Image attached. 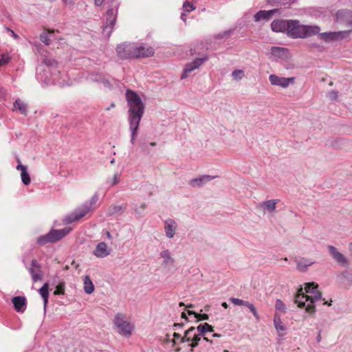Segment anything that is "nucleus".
Masks as SVG:
<instances>
[{
	"label": "nucleus",
	"mask_w": 352,
	"mask_h": 352,
	"mask_svg": "<svg viewBox=\"0 0 352 352\" xmlns=\"http://www.w3.org/2000/svg\"><path fill=\"white\" fill-rule=\"evenodd\" d=\"M273 32L285 33L292 38H305L316 35L320 31L318 25L300 24L298 20L276 19L271 23Z\"/></svg>",
	"instance_id": "nucleus-1"
},
{
	"label": "nucleus",
	"mask_w": 352,
	"mask_h": 352,
	"mask_svg": "<svg viewBox=\"0 0 352 352\" xmlns=\"http://www.w3.org/2000/svg\"><path fill=\"white\" fill-rule=\"evenodd\" d=\"M125 97L129 107L128 121L131 131L130 142L134 144L140 122L144 113L145 104L138 93L131 89H126Z\"/></svg>",
	"instance_id": "nucleus-2"
},
{
	"label": "nucleus",
	"mask_w": 352,
	"mask_h": 352,
	"mask_svg": "<svg viewBox=\"0 0 352 352\" xmlns=\"http://www.w3.org/2000/svg\"><path fill=\"white\" fill-rule=\"evenodd\" d=\"M318 285L314 282L307 283L305 288L300 286L294 297V302L299 308L305 309V311L310 314L316 312L314 303L322 300V294L317 290Z\"/></svg>",
	"instance_id": "nucleus-3"
},
{
	"label": "nucleus",
	"mask_w": 352,
	"mask_h": 352,
	"mask_svg": "<svg viewBox=\"0 0 352 352\" xmlns=\"http://www.w3.org/2000/svg\"><path fill=\"white\" fill-rule=\"evenodd\" d=\"M40 60L41 63L36 68L38 80L47 85L55 83L56 80L55 76L60 73L58 69V63L57 60L46 54H41Z\"/></svg>",
	"instance_id": "nucleus-4"
},
{
	"label": "nucleus",
	"mask_w": 352,
	"mask_h": 352,
	"mask_svg": "<svg viewBox=\"0 0 352 352\" xmlns=\"http://www.w3.org/2000/svg\"><path fill=\"white\" fill-rule=\"evenodd\" d=\"M98 195L95 193L87 201L85 202L80 207L77 208L74 212L67 214L63 219V223L69 224L78 221L87 214L98 201Z\"/></svg>",
	"instance_id": "nucleus-5"
},
{
	"label": "nucleus",
	"mask_w": 352,
	"mask_h": 352,
	"mask_svg": "<svg viewBox=\"0 0 352 352\" xmlns=\"http://www.w3.org/2000/svg\"><path fill=\"white\" fill-rule=\"evenodd\" d=\"M70 228H64L60 230L52 229L48 233L44 235L40 236L36 243L41 246L45 245L47 243H54L61 240L71 231Z\"/></svg>",
	"instance_id": "nucleus-6"
},
{
	"label": "nucleus",
	"mask_w": 352,
	"mask_h": 352,
	"mask_svg": "<svg viewBox=\"0 0 352 352\" xmlns=\"http://www.w3.org/2000/svg\"><path fill=\"white\" fill-rule=\"evenodd\" d=\"M118 6L116 7V12L113 8H109L107 11L105 23L102 25V34L106 38H109L113 32L117 19Z\"/></svg>",
	"instance_id": "nucleus-7"
},
{
	"label": "nucleus",
	"mask_w": 352,
	"mask_h": 352,
	"mask_svg": "<svg viewBox=\"0 0 352 352\" xmlns=\"http://www.w3.org/2000/svg\"><path fill=\"white\" fill-rule=\"evenodd\" d=\"M135 43L123 42L117 45L116 51L121 60L135 58Z\"/></svg>",
	"instance_id": "nucleus-8"
},
{
	"label": "nucleus",
	"mask_w": 352,
	"mask_h": 352,
	"mask_svg": "<svg viewBox=\"0 0 352 352\" xmlns=\"http://www.w3.org/2000/svg\"><path fill=\"white\" fill-rule=\"evenodd\" d=\"M124 316L122 314H117L115 317L114 323L118 329V332L124 336H129L132 333L133 326L124 320Z\"/></svg>",
	"instance_id": "nucleus-9"
},
{
	"label": "nucleus",
	"mask_w": 352,
	"mask_h": 352,
	"mask_svg": "<svg viewBox=\"0 0 352 352\" xmlns=\"http://www.w3.org/2000/svg\"><path fill=\"white\" fill-rule=\"evenodd\" d=\"M352 30H344L338 32H326L318 33L320 38L325 42L341 41L349 36Z\"/></svg>",
	"instance_id": "nucleus-10"
},
{
	"label": "nucleus",
	"mask_w": 352,
	"mask_h": 352,
	"mask_svg": "<svg viewBox=\"0 0 352 352\" xmlns=\"http://www.w3.org/2000/svg\"><path fill=\"white\" fill-rule=\"evenodd\" d=\"M208 59V56L205 55V56L202 58H197L193 61L187 63L185 65L183 73L181 76V79H184L188 77V74L195 70V69L199 68L206 60Z\"/></svg>",
	"instance_id": "nucleus-11"
},
{
	"label": "nucleus",
	"mask_w": 352,
	"mask_h": 352,
	"mask_svg": "<svg viewBox=\"0 0 352 352\" xmlns=\"http://www.w3.org/2000/svg\"><path fill=\"white\" fill-rule=\"evenodd\" d=\"M269 80L272 85L287 88L289 87V84H293L294 82L295 78H285L276 76L275 74H271L269 76Z\"/></svg>",
	"instance_id": "nucleus-12"
},
{
	"label": "nucleus",
	"mask_w": 352,
	"mask_h": 352,
	"mask_svg": "<svg viewBox=\"0 0 352 352\" xmlns=\"http://www.w3.org/2000/svg\"><path fill=\"white\" fill-rule=\"evenodd\" d=\"M195 331L196 328L195 327H191L188 329L184 331V335L181 340V343L190 342V341H197L199 342L202 335L200 332L197 331V333Z\"/></svg>",
	"instance_id": "nucleus-13"
},
{
	"label": "nucleus",
	"mask_w": 352,
	"mask_h": 352,
	"mask_svg": "<svg viewBox=\"0 0 352 352\" xmlns=\"http://www.w3.org/2000/svg\"><path fill=\"white\" fill-rule=\"evenodd\" d=\"M328 250L331 256L342 267L348 265V260L340 252H338L334 246L329 245Z\"/></svg>",
	"instance_id": "nucleus-14"
},
{
	"label": "nucleus",
	"mask_w": 352,
	"mask_h": 352,
	"mask_svg": "<svg viewBox=\"0 0 352 352\" xmlns=\"http://www.w3.org/2000/svg\"><path fill=\"white\" fill-rule=\"evenodd\" d=\"M135 58L153 56L155 50L152 47L138 46L135 43Z\"/></svg>",
	"instance_id": "nucleus-15"
},
{
	"label": "nucleus",
	"mask_w": 352,
	"mask_h": 352,
	"mask_svg": "<svg viewBox=\"0 0 352 352\" xmlns=\"http://www.w3.org/2000/svg\"><path fill=\"white\" fill-rule=\"evenodd\" d=\"M338 21L352 25V11L347 9H342L337 11L336 14Z\"/></svg>",
	"instance_id": "nucleus-16"
},
{
	"label": "nucleus",
	"mask_w": 352,
	"mask_h": 352,
	"mask_svg": "<svg viewBox=\"0 0 352 352\" xmlns=\"http://www.w3.org/2000/svg\"><path fill=\"white\" fill-rule=\"evenodd\" d=\"M217 176H210L208 175H201L199 177L192 179L189 181L188 184L192 187H201L207 182L211 181L212 179L216 178Z\"/></svg>",
	"instance_id": "nucleus-17"
},
{
	"label": "nucleus",
	"mask_w": 352,
	"mask_h": 352,
	"mask_svg": "<svg viewBox=\"0 0 352 352\" xmlns=\"http://www.w3.org/2000/svg\"><path fill=\"white\" fill-rule=\"evenodd\" d=\"M177 229V223L173 219H168L164 221V230L166 237L172 239Z\"/></svg>",
	"instance_id": "nucleus-18"
},
{
	"label": "nucleus",
	"mask_w": 352,
	"mask_h": 352,
	"mask_svg": "<svg viewBox=\"0 0 352 352\" xmlns=\"http://www.w3.org/2000/svg\"><path fill=\"white\" fill-rule=\"evenodd\" d=\"M279 9H273L270 10H260L257 12L254 18L256 22H258L261 20H270L273 14L276 12H279Z\"/></svg>",
	"instance_id": "nucleus-19"
},
{
	"label": "nucleus",
	"mask_w": 352,
	"mask_h": 352,
	"mask_svg": "<svg viewBox=\"0 0 352 352\" xmlns=\"http://www.w3.org/2000/svg\"><path fill=\"white\" fill-rule=\"evenodd\" d=\"M93 254L98 258H104L108 256L110 252L107 251V244L104 242H100L96 245Z\"/></svg>",
	"instance_id": "nucleus-20"
},
{
	"label": "nucleus",
	"mask_w": 352,
	"mask_h": 352,
	"mask_svg": "<svg viewBox=\"0 0 352 352\" xmlns=\"http://www.w3.org/2000/svg\"><path fill=\"white\" fill-rule=\"evenodd\" d=\"M126 204L122 206L111 205L107 210V216L113 217L116 214H121L124 210H126Z\"/></svg>",
	"instance_id": "nucleus-21"
},
{
	"label": "nucleus",
	"mask_w": 352,
	"mask_h": 352,
	"mask_svg": "<svg viewBox=\"0 0 352 352\" xmlns=\"http://www.w3.org/2000/svg\"><path fill=\"white\" fill-rule=\"evenodd\" d=\"M196 329L198 332H200V333L202 335V337L204 338V339L206 341L210 342V343L212 342V340H209L206 337H205V335L207 332H213L214 331L213 326L206 322V323L200 324L199 325H198L197 327L196 328Z\"/></svg>",
	"instance_id": "nucleus-22"
},
{
	"label": "nucleus",
	"mask_w": 352,
	"mask_h": 352,
	"mask_svg": "<svg viewBox=\"0 0 352 352\" xmlns=\"http://www.w3.org/2000/svg\"><path fill=\"white\" fill-rule=\"evenodd\" d=\"M297 263V269L300 272H306L307 267L314 263V262L309 261L305 258H300L296 260Z\"/></svg>",
	"instance_id": "nucleus-23"
},
{
	"label": "nucleus",
	"mask_w": 352,
	"mask_h": 352,
	"mask_svg": "<svg viewBox=\"0 0 352 352\" xmlns=\"http://www.w3.org/2000/svg\"><path fill=\"white\" fill-rule=\"evenodd\" d=\"M38 293L43 300L44 308H45L49 298V283H45L38 289Z\"/></svg>",
	"instance_id": "nucleus-24"
},
{
	"label": "nucleus",
	"mask_w": 352,
	"mask_h": 352,
	"mask_svg": "<svg viewBox=\"0 0 352 352\" xmlns=\"http://www.w3.org/2000/svg\"><path fill=\"white\" fill-rule=\"evenodd\" d=\"M278 199H270L263 201L261 204V206L269 212H274L276 210V205L278 203Z\"/></svg>",
	"instance_id": "nucleus-25"
},
{
	"label": "nucleus",
	"mask_w": 352,
	"mask_h": 352,
	"mask_svg": "<svg viewBox=\"0 0 352 352\" xmlns=\"http://www.w3.org/2000/svg\"><path fill=\"white\" fill-rule=\"evenodd\" d=\"M84 290L87 294H91L94 291V285L88 276L84 279Z\"/></svg>",
	"instance_id": "nucleus-26"
},
{
	"label": "nucleus",
	"mask_w": 352,
	"mask_h": 352,
	"mask_svg": "<svg viewBox=\"0 0 352 352\" xmlns=\"http://www.w3.org/2000/svg\"><path fill=\"white\" fill-rule=\"evenodd\" d=\"M29 271L33 282H37L42 279L43 272L40 269L30 268Z\"/></svg>",
	"instance_id": "nucleus-27"
},
{
	"label": "nucleus",
	"mask_w": 352,
	"mask_h": 352,
	"mask_svg": "<svg viewBox=\"0 0 352 352\" xmlns=\"http://www.w3.org/2000/svg\"><path fill=\"white\" fill-rule=\"evenodd\" d=\"M12 301L14 305V309L18 312L22 311V296H15L12 298Z\"/></svg>",
	"instance_id": "nucleus-28"
},
{
	"label": "nucleus",
	"mask_w": 352,
	"mask_h": 352,
	"mask_svg": "<svg viewBox=\"0 0 352 352\" xmlns=\"http://www.w3.org/2000/svg\"><path fill=\"white\" fill-rule=\"evenodd\" d=\"M188 315H194L195 318L198 320H208L209 319V316L207 314H199L194 311L188 310Z\"/></svg>",
	"instance_id": "nucleus-29"
},
{
	"label": "nucleus",
	"mask_w": 352,
	"mask_h": 352,
	"mask_svg": "<svg viewBox=\"0 0 352 352\" xmlns=\"http://www.w3.org/2000/svg\"><path fill=\"white\" fill-rule=\"evenodd\" d=\"M65 283L64 281H60L56 286V289L54 292L55 296L64 295L65 294Z\"/></svg>",
	"instance_id": "nucleus-30"
},
{
	"label": "nucleus",
	"mask_w": 352,
	"mask_h": 352,
	"mask_svg": "<svg viewBox=\"0 0 352 352\" xmlns=\"http://www.w3.org/2000/svg\"><path fill=\"white\" fill-rule=\"evenodd\" d=\"M285 51H287V49L284 48V47H276V46H273L271 47L272 54L276 57H281L283 55V53Z\"/></svg>",
	"instance_id": "nucleus-31"
},
{
	"label": "nucleus",
	"mask_w": 352,
	"mask_h": 352,
	"mask_svg": "<svg viewBox=\"0 0 352 352\" xmlns=\"http://www.w3.org/2000/svg\"><path fill=\"white\" fill-rule=\"evenodd\" d=\"M234 29H230L228 30H225L222 32H219L214 35V39H223L225 37H228L230 34L234 32Z\"/></svg>",
	"instance_id": "nucleus-32"
},
{
	"label": "nucleus",
	"mask_w": 352,
	"mask_h": 352,
	"mask_svg": "<svg viewBox=\"0 0 352 352\" xmlns=\"http://www.w3.org/2000/svg\"><path fill=\"white\" fill-rule=\"evenodd\" d=\"M160 254L162 258H164V264H167L169 261L173 262L168 250L162 251Z\"/></svg>",
	"instance_id": "nucleus-33"
},
{
	"label": "nucleus",
	"mask_w": 352,
	"mask_h": 352,
	"mask_svg": "<svg viewBox=\"0 0 352 352\" xmlns=\"http://www.w3.org/2000/svg\"><path fill=\"white\" fill-rule=\"evenodd\" d=\"M30 182L31 178L28 171V167L23 165V185L28 186Z\"/></svg>",
	"instance_id": "nucleus-34"
},
{
	"label": "nucleus",
	"mask_w": 352,
	"mask_h": 352,
	"mask_svg": "<svg viewBox=\"0 0 352 352\" xmlns=\"http://www.w3.org/2000/svg\"><path fill=\"white\" fill-rule=\"evenodd\" d=\"M230 301L235 305L247 307L249 301L243 300L236 298H230Z\"/></svg>",
	"instance_id": "nucleus-35"
},
{
	"label": "nucleus",
	"mask_w": 352,
	"mask_h": 352,
	"mask_svg": "<svg viewBox=\"0 0 352 352\" xmlns=\"http://www.w3.org/2000/svg\"><path fill=\"white\" fill-rule=\"evenodd\" d=\"M275 308L277 311L285 313L286 307L285 303L280 299H277L275 303Z\"/></svg>",
	"instance_id": "nucleus-36"
},
{
	"label": "nucleus",
	"mask_w": 352,
	"mask_h": 352,
	"mask_svg": "<svg viewBox=\"0 0 352 352\" xmlns=\"http://www.w3.org/2000/svg\"><path fill=\"white\" fill-rule=\"evenodd\" d=\"M40 40L46 45H49L51 43L50 36L46 32H43L40 35Z\"/></svg>",
	"instance_id": "nucleus-37"
},
{
	"label": "nucleus",
	"mask_w": 352,
	"mask_h": 352,
	"mask_svg": "<svg viewBox=\"0 0 352 352\" xmlns=\"http://www.w3.org/2000/svg\"><path fill=\"white\" fill-rule=\"evenodd\" d=\"M247 307L250 309V311L252 313L253 316L255 317V318L258 320H259V316L257 312L256 309L255 308L254 305L252 303L248 302V305H247Z\"/></svg>",
	"instance_id": "nucleus-38"
},
{
	"label": "nucleus",
	"mask_w": 352,
	"mask_h": 352,
	"mask_svg": "<svg viewBox=\"0 0 352 352\" xmlns=\"http://www.w3.org/2000/svg\"><path fill=\"white\" fill-rule=\"evenodd\" d=\"M102 76L98 73H90L89 74V79L94 82H100Z\"/></svg>",
	"instance_id": "nucleus-39"
},
{
	"label": "nucleus",
	"mask_w": 352,
	"mask_h": 352,
	"mask_svg": "<svg viewBox=\"0 0 352 352\" xmlns=\"http://www.w3.org/2000/svg\"><path fill=\"white\" fill-rule=\"evenodd\" d=\"M274 327H275L276 330H278H278H280V331H285V328L282 324V322H281L280 318H278V319L274 318Z\"/></svg>",
	"instance_id": "nucleus-40"
},
{
	"label": "nucleus",
	"mask_w": 352,
	"mask_h": 352,
	"mask_svg": "<svg viewBox=\"0 0 352 352\" xmlns=\"http://www.w3.org/2000/svg\"><path fill=\"white\" fill-rule=\"evenodd\" d=\"M13 111H19L20 112H22V102L20 99H17L15 100L14 104H13Z\"/></svg>",
	"instance_id": "nucleus-41"
},
{
	"label": "nucleus",
	"mask_w": 352,
	"mask_h": 352,
	"mask_svg": "<svg viewBox=\"0 0 352 352\" xmlns=\"http://www.w3.org/2000/svg\"><path fill=\"white\" fill-rule=\"evenodd\" d=\"M183 8L186 12H190L195 9V7L188 1L184 3Z\"/></svg>",
	"instance_id": "nucleus-42"
},
{
	"label": "nucleus",
	"mask_w": 352,
	"mask_h": 352,
	"mask_svg": "<svg viewBox=\"0 0 352 352\" xmlns=\"http://www.w3.org/2000/svg\"><path fill=\"white\" fill-rule=\"evenodd\" d=\"M148 146H156V143L155 142H151L149 144H146L145 142H143V143L140 144V147H141L142 150L143 151L147 152V153H148Z\"/></svg>",
	"instance_id": "nucleus-43"
},
{
	"label": "nucleus",
	"mask_w": 352,
	"mask_h": 352,
	"mask_svg": "<svg viewBox=\"0 0 352 352\" xmlns=\"http://www.w3.org/2000/svg\"><path fill=\"white\" fill-rule=\"evenodd\" d=\"M296 0H284L283 2H280L278 4L285 8H289Z\"/></svg>",
	"instance_id": "nucleus-44"
},
{
	"label": "nucleus",
	"mask_w": 352,
	"mask_h": 352,
	"mask_svg": "<svg viewBox=\"0 0 352 352\" xmlns=\"http://www.w3.org/2000/svg\"><path fill=\"white\" fill-rule=\"evenodd\" d=\"M243 70H241V69H235L232 72V76L234 78V79H241V76H240V74H243Z\"/></svg>",
	"instance_id": "nucleus-45"
},
{
	"label": "nucleus",
	"mask_w": 352,
	"mask_h": 352,
	"mask_svg": "<svg viewBox=\"0 0 352 352\" xmlns=\"http://www.w3.org/2000/svg\"><path fill=\"white\" fill-rule=\"evenodd\" d=\"M338 97V92L335 90H332L329 93V98L331 100H336Z\"/></svg>",
	"instance_id": "nucleus-46"
},
{
	"label": "nucleus",
	"mask_w": 352,
	"mask_h": 352,
	"mask_svg": "<svg viewBox=\"0 0 352 352\" xmlns=\"http://www.w3.org/2000/svg\"><path fill=\"white\" fill-rule=\"evenodd\" d=\"M120 178V174H118V173L114 174L113 179L111 183V186H113L116 185L119 182Z\"/></svg>",
	"instance_id": "nucleus-47"
},
{
	"label": "nucleus",
	"mask_w": 352,
	"mask_h": 352,
	"mask_svg": "<svg viewBox=\"0 0 352 352\" xmlns=\"http://www.w3.org/2000/svg\"><path fill=\"white\" fill-rule=\"evenodd\" d=\"M62 1L65 6H68L69 8L72 9L73 6L75 4L76 0H62Z\"/></svg>",
	"instance_id": "nucleus-48"
},
{
	"label": "nucleus",
	"mask_w": 352,
	"mask_h": 352,
	"mask_svg": "<svg viewBox=\"0 0 352 352\" xmlns=\"http://www.w3.org/2000/svg\"><path fill=\"white\" fill-rule=\"evenodd\" d=\"M30 268L41 270V265L38 263V261L36 259H33L31 262V267Z\"/></svg>",
	"instance_id": "nucleus-49"
},
{
	"label": "nucleus",
	"mask_w": 352,
	"mask_h": 352,
	"mask_svg": "<svg viewBox=\"0 0 352 352\" xmlns=\"http://www.w3.org/2000/svg\"><path fill=\"white\" fill-rule=\"evenodd\" d=\"M100 82L103 84L105 87H111V83L109 81V80L103 78L102 76L100 78Z\"/></svg>",
	"instance_id": "nucleus-50"
},
{
	"label": "nucleus",
	"mask_w": 352,
	"mask_h": 352,
	"mask_svg": "<svg viewBox=\"0 0 352 352\" xmlns=\"http://www.w3.org/2000/svg\"><path fill=\"white\" fill-rule=\"evenodd\" d=\"M190 343L188 344V346L190 347V351H193L194 348L197 347L199 345V342L197 341H190Z\"/></svg>",
	"instance_id": "nucleus-51"
},
{
	"label": "nucleus",
	"mask_w": 352,
	"mask_h": 352,
	"mask_svg": "<svg viewBox=\"0 0 352 352\" xmlns=\"http://www.w3.org/2000/svg\"><path fill=\"white\" fill-rule=\"evenodd\" d=\"M166 337H167V339H166V342L167 343H172L173 347H174L177 344V342L175 341V340L170 339L168 334H166Z\"/></svg>",
	"instance_id": "nucleus-52"
},
{
	"label": "nucleus",
	"mask_w": 352,
	"mask_h": 352,
	"mask_svg": "<svg viewBox=\"0 0 352 352\" xmlns=\"http://www.w3.org/2000/svg\"><path fill=\"white\" fill-rule=\"evenodd\" d=\"M6 30H8V32H10V35L15 39H18L19 38V36L15 34V32L12 30H11L10 28H7Z\"/></svg>",
	"instance_id": "nucleus-53"
},
{
	"label": "nucleus",
	"mask_w": 352,
	"mask_h": 352,
	"mask_svg": "<svg viewBox=\"0 0 352 352\" xmlns=\"http://www.w3.org/2000/svg\"><path fill=\"white\" fill-rule=\"evenodd\" d=\"M16 160H17V162H18V164L16 166V169L19 170H21L22 171V164H21V162L20 161V159L17 158ZM21 177L22 178V172L21 173Z\"/></svg>",
	"instance_id": "nucleus-54"
},
{
	"label": "nucleus",
	"mask_w": 352,
	"mask_h": 352,
	"mask_svg": "<svg viewBox=\"0 0 352 352\" xmlns=\"http://www.w3.org/2000/svg\"><path fill=\"white\" fill-rule=\"evenodd\" d=\"M184 325V323H174L173 327L174 329H177V328H182Z\"/></svg>",
	"instance_id": "nucleus-55"
},
{
	"label": "nucleus",
	"mask_w": 352,
	"mask_h": 352,
	"mask_svg": "<svg viewBox=\"0 0 352 352\" xmlns=\"http://www.w3.org/2000/svg\"><path fill=\"white\" fill-rule=\"evenodd\" d=\"M104 0H94V4L96 6H100L102 5Z\"/></svg>",
	"instance_id": "nucleus-56"
},
{
	"label": "nucleus",
	"mask_w": 352,
	"mask_h": 352,
	"mask_svg": "<svg viewBox=\"0 0 352 352\" xmlns=\"http://www.w3.org/2000/svg\"><path fill=\"white\" fill-rule=\"evenodd\" d=\"M8 62L7 58H4V56H2L1 58H0V67L4 64H6Z\"/></svg>",
	"instance_id": "nucleus-57"
},
{
	"label": "nucleus",
	"mask_w": 352,
	"mask_h": 352,
	"mask_svg": "<svg viewBox=\"0 0 352 352\" xmlns=\"http://www.w3.org/2000/svg\"><path fill=\"white\" fill-rule=\"evenodd\" d=\"M173 337H174L173 340H175L177 339H180V340H181L182 338H183V337L181 336V335L179 333H175V332L173 333Z\"/></svg>",
	"instance_id": "nucleus-58"
},
{
	"label": "nucleus",
	"mask_w": 352,
	"mask_h": 352,
	"mask_svg": "<svg viewBox=\"0 0 352 352\" xmlns=\"http://www.w3.org/2000/svg\"><path fill=\"white\" fill-rule=\"evenodd\" d=\"M321 331H322L321 330L319 331V333H318V336L316 337V341L318 343L320 342L321 340H322Z\"/></svg>",
	"instance_id": "nucleus-59"
},
{
	"label": "nucleus",
	"mask_w": 352,
	"mask_h": 352,
	"mask_svg": "<svg viewBox=\"0 0 352 352\" xmlns=\"http://www.w3.org/2000/svg\"><path fill=\"white\" fill-rule=\"evenodd\" d=\"M116 107V104L114 102H111V104L106 108V111H109L111 109L114 108Z\"/></svg>",
	"instance_id": "nucleus-60"
},
{
	"label": "nucleus",
	"mask_w": 352,
	"mask_h": 352,
	"mask_svg": "<svg viewBox=\"0 0 352 352\" xmlns=\"http://www.w3.org/2000/svg\"><path fill=\"white\" fill-rule=\"evenodd\" d=\"M182 318L185 319L186 321H188V318L185 312H182L181 315Z\"/></svg>",
	"instance_id": "nucleus-61"
},
{
	"label": "nucleus",
	"mask_w": 352,
	"mask_h": 352,
	"mask_svg": "<svg viewBox=\"0 0 352 352\" xmlns=\"http://www.w3.org/2000/svg\"><path fill=\"white\" fill-rule=\"evenodd\" d=\"M181 19L184 21H186V14L185 13H182L181 14Z\"/></svg>",
	"instance_id": "nucleus-62"
},
{
	"label": "nucleus",
	"mask_w": 352,
	"mask_h": 352,
	"mask_svg": "<svg viewBox=\"0 0 352 352\" xmlns=\"http://www.w3.org/2000/svg\"><path fill=\"white\" fill-rule=\"evenodd\" d=\"M267 2L269 3V4H271L272 6H274V4H276V0H266Z\"/></svg>",
	"instance_id": "nucleus-63"
},
{
	"label": "nucleus",
	"mask_w": 352,
	"mask_h": 352,
	"mask_svg": "<svg viewBox=\"0 0 352 352\" xmlns=\"http://www.w3.org/2000/svg\"><path fill=\"white\" fill-rule=\"evenodd\" d=\"M106 236H107V237L109 239H112V236H111V234L110 232H109V231H107V232H106Z\"/></svg>",
	"instance_id": "nucleus-64"
}]
</instances>
